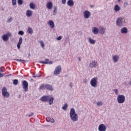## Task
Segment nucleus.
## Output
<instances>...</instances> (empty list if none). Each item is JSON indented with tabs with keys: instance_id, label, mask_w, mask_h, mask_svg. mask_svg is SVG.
<instances>
[{
	"instance_id": "a878e982",
	"label": "nucleus",
	"mask_w": 131,
	"mask_h": 131,
	"mask_svg": "<svg viewBox=\"0 0 131 131\" xmlns=\"http://www.w3.org/2000/svg\"><path fill=\"white\" fill-rule=\"evenodd\" d=\"M26 15L27 17H31V16H32V11L28 10L26 11Z\"/></svg>"
},
{
	"instance_id": "a18cd8bd",
	"label": "nucleus",
	"mask_w": 131,
	"mask_h": 131,
	"mask_svg": "<svg viewBox=\"0 0 131 131\" xmlns=\"http://www.w3.org/2000/svg\"><path fill=\"white\" fill-rule=\"evenodd\" d=\"M57 10H54L53 11V15L56 16V14H57Z\"/></svg>"
},
{
	"instance_id": "6ab92c4d",
	"label": "nucleus",
	"mask_w": 131,
	"mask_h": 131,
	"mask_svg": "<svg viewBox=\"0 0 131 131\" xmlns=\"http://www.w3.org/2000/svg\"><path fill=\"white\" fill-rule=\"evenodd\" d=\"M88 42L91 45H95L96 43V40L93 39L92 37H88Z\"/></svg>"
},
{
	"instance_id": "b1692460",
	"label": "nucleus",
	"mask_w": 131,
	"mask_h": 131,
	"mask_svg": "<svg viewBox=\"0 0 131 131\" xmlns=\"http://www.w3.org/2000/svg\"><path fill=\"white\" fill-rule=\"evenodd\" d=\"M48 122H51V123H55V120L53 118L48 117L46 119Z\"/></svg>"
},
{
	"instance_id": "c9c22d12",
	"label": "nucleus",
	"mask_w": 131,
	"mask_h": 131,
	"mask_svg": "<svg viewBox=\"0 0 131 131\" xmlns=\"http://www.w3.org/2000/svg\"><path fill=\"white\" fill-rule=\"evenodd\" d=\"M17 3L19 5H23V0H17Z\"/></svg>"
},
{
	"instance_id": "3c124183",
	"label": "nucleus",
	"mask_w": 131,
	"mask_h": 131,
	"mask_svg": "<svg viewBox=\"0 0 131 131\" xmlns=\"http://www.w3.org/2000/svg\"><path fill=\"white\" fill-rule=\"evenodd\" d=\"M0 72H4V71L2 69V67H0Z\"/></svg>"
},
{
	"instance_id": "8fccbe9b",
	"label": "nucleus",
	"mask_w": 131,
	"mask_h": 131,
	"mask_svg": "<svg viewBox=\"0 0 131 131\" xmlns=\"http://www.w3.org/2000/svg\"><path fill=\"white\" fill-rule=\"evenodd\" d=\"M66 39L68 41V40H69V36L66 37Z\"/></svg>"
},
{
	"instance_id": "de8ad7c7",
	"label": "nucleus",
	"mask_w": 131,
	"mask_h": 131,
	"mask_svg": "<svg viewBox=\"0 0 131 131\" xmlns=\"http://www.w3.org/2000/svg\"><path fill=\"white\" fill-rule=\"evenodd\" d=\"M48 64H49V65H51V64H53V61H49Z\"/></svg>"
},
{
	"instance_id": "a19ab883",
	"label": "nucleus",
	"mask_w": 131,
	"mask_h": 131,
	"mask_svg": "<svg viewBox=\"0 0 131 131\" xmlns=\"http://www.w3.org/2000/svg\"><path fill=\"white\" fill-rule=\"evenodd\" d=\"M12 17H10L7 19V21L8 22V23H10V22H12Z\"/></svg>"
},
{
	"instance_id": "c85d7f7f",
	"label": "nucleus",
	"mask_w": 131,
	"mask_h": 131,
	"mask_svg": "<svg viewBox=\"0 0 131 131\" xmlns=\"http://www.w3.org/2000/svg\"><path fill=\"white\" fill-rule=\"evenodd\" d=\"M67 108H68V104L67 103H65L62 106V109L64 111H66L67 110Z\"/></svg>"
},
{
	"instance_id": "a211bd4d",
	"label": "nucleus",
	"mask_w": 131,
	"mask_h": 131,
	"mask_svg": "<svg viewBox=\"0 0 131 131\" xmlns=\"http://www.w3.org/2000/svg\"><path fill=\"white\" fill-rule=\"evenodd\" d=\"M23 41V39L22 38V37H20L19 39V41L17 45V47L18 50H20V48H21V45H22Z\"/></svg>"
},
{
	"instance_id": "864d4df0",
	"label": "nucleus",
	"mask_w": 131,
	"mask_h": 131,
	"mask_svg": "<svg viewBox=\"0 0 131 131\" xmlns=\"http://www.w3.org/2000/svg\"><path fill=\"white\" fill-rule=\"evenodd\" d=\"M70 86H71V88H72V82L70 83Z\"/></svg>"
},
{
	"instance_id": "bb28decb",
	"label": "nucleus",
	"mask_w": 131,
	"mask_h": 131,
	"mask_svg": "<svg viewBox=\"0 0 131 131\" xmlns=\"http://www.w3.org/2000/svg\"><path fill=\"white\" fill-rule=\"evenodd\" d=\"M27 32L30 34H32L33 33V30H32V28H31V27H29L28 28Z\"/></svg>"
},
{
	"instance_id": "412c9836",
	"label": "nucleus",
	"mask_w": 131,
	"mask_h": 131,
	"mask_svg": "<svg viewBox=\"0 0 131 131\" xmlns=\"http://www.w3.org/2000/svg\"><path fill=\"white\" fill-rule=\"evenodd\" d=\"M92 32L94 33V34H98V33H99V29L96 27H93L92 28Z\"/></svg>"
},
{
	"instance_id": "37998d69",
	"label": "nucleus",
	"mask_w": 131,
	"mask_h": 131,
	"mask_svg": "<svg viewBox=\"0 0 131 131\" xmlns=\"http://www.w3.org/2000/svg\"><path fill=\"white\" fill-rule=\"evenodd\" d=\"M57 40H61L62 39V36H59L57 38Z\"/></svg>"
},
{
	"instance_id": "4468645a",
	"label": "nucleus",
	"mask_w": 131,
	"mask_h": 131,
	"mask_svg": "<svg viewBox=\"0 0 131 131\" xmlns=\"http://www.w3.org/2000/svg\"><path fill=\"white\" fill-rule=\"evenodd\" d=\"M50 96L51 95L43 96L42 97H41L40 100L41 101H42V102H48Z\"/></svg>"
},
{
	"instance_id": "e433bc0d",
	"label": "nucleus",
	"mask_w": 131,
	"mask_h": 131,
	"mask_svg": "<svg viewBox=\"0 0 131 131\" xmlns=\"http://www.w3.org/2000/svg\"><path fill=\"white\" fill-rule=\"evenodd\" d=\"M97 106H102L103 105V102L102 101H99L97 103Z\"/></svg>"
},
{
	"instance_id": "39448f33",
	"label": "nucleus",
	"mask_w": 131,
	"mask_h": 131,
	"mask_svg": "<svg viewBox=\"0 0 131 131\" xmlns=\"http://www.w3.org/2000/svg\"><path fill=\"white\" fill-rule=\"evenodd\" d=\"M90 84L93 88H97L98 86V78L94 77L91 79Z\"/></svg>"
},
{
	"instance_id": "20e7f679",
	"label": "nucleus",
	"mask_w": 131,
	"mask_h": 131,
	"mask_svg": "<svg viewBox=\"0 0 131 131\" xmlns=\"http://www.w3.org/2000/svg\"><path fill=\"white\" fill-rule=\"evenodd\" d=\"M118 104H123L125 102V96L123 95H118L117 97Z\"/></svg>"
},
{
	"instance_id": "f704fd0d",
	"label": "nucleus",
	"mask_w": 131,
	"mask_h": 131,
	"mask_svg": "<svg viewBox=\"0 0 131 131\" xmlns=\"http://www.w3.org/2000/svg\"><path fill=\"white\" fill-rule=\"evenodd\" d=\"M12 6H16L17 5V0H12Z\"/></svg>"
},
{
	"instance_id": "473e14b6",
	"label": "nucleus",
	"mask_w": 131,
	"mask_h": 131,
	"mask_svg": "<svg viewBox=\"0 0 131 131\" xmlns=\"http://www.w3.org/2000/svg\"><path fill=\"white\" fill-rule=\"evenodd\" d=\"M18 79H15L13 80V83L14 85H17V84H18Z\"/></svg>"
},
{
	"instance_id": "c756f323",
	"label": "nucleus",
	"mask_w": 131,
	"mask_h": 131,
	"mask_svg": "<svg viewBox=\"0 0 131 131\" xmlns=\"http://www.w3.org/2000/svg\"><path fill=\"white\" fill-rule=\"evenodd\" d=\"M30 9H32L33 10V9H35V5L33 3H30Z\"/></svg>"
},
{
	"instance_id": "f3484780",
	"label": "nucleus",
	"mask_w": 131,
	"mask_h": 131,
	"mask_svg": "<svg viewBox=\"0 0 131 131\" xmlns=\"http://www.w3.org/2000/svg\"><path fill=\"white\" fill-rule=\"evenodd\" d=\"M46 7L48 10H52L53 9V3L51 2H48L47 3Z\"/></svg>"
},
{
	"instance_id": "4be33fe9",
	"label": "nucleus",
	"mask_w": 131,
	"mask_h": 131,
	"mask_svg": "<svg viewBox=\"0 0 131 131\" xmlns=\"http://www.w3.org/2000/svg\"><path fill=\"white\" fill-rule=\"evenodd\" d=\"M67 5L69 7H73L74 6V2H73V0H69L67 2Z\"/></svg>"
},
{
	"instance_id": "ddd939ff",
	"label": "nucleus",
	"mask_w": 131,
	"mask_h": 131,
	"mask_svg": "<svg viewBox=\"0 0 131 131\" xmlns=\"http://www.w3.org/2000/svg\"><path fill=\"white\" fill-rule=\"evenodd\" d=\"M100 34H105L106 33V29L103 26H100L98 29Z\"/></svg>"
},
{
	"instance_id": "79ce46f5",
	"label": "nucleus",
	"mask_w": 131,
	"mask_h": 131,
	"mask_svg": "<svg viewBox=\"0 0 131 131\" xmlns=\"http://www.w3.org/2000/svg\"><path fill=\"white\" fill-rule=\"evenodd\" d=\"M5 74L3 73H0V77H4Z\"/></svg>"
},
{
	"instance_id": "5fc2aeb1",
	"label": "nucleus",
	"mask_w": 131,
	"mask_h": 131,
	"mask_svg": "<svg viewBox=\"0 0 131 131\" xmlns=\"http://www.w3.org/2000/svg\"><path fill=\"white\" fill-rule=\"evenodd\" d=\"M77 59L78 60H79V61H81V59L80 58V57H78Z\"/></svg>"
},
{
	"instance_id": "58836bf2",
	"label": "nucleus",
	"mask_w": 131,
	"mask_h": 131,
	"mask_svg": "<svg viewBox=\"0 0 131 131\" xmlns=\"http://www.w3.org/2000/svg\"><path fill=\"white\" fill-rule=\"evenodd\" d=\"M16 61H17V62H26V61H25V60H23V59H16Z\"/></svg>"
},
{
	"instance_id": "423d86ee",
	"label": "nucleus",
	"mask_w": 131,
	"mask_h": 131,
	"mask_svg": "<svg viewBox=\"0 0 131 131\" xmlns=\"http://www.w3.org/2000/svg\"><path fill=\"white\" fill-rule=\"evenodd\" d=\"M2 94L4 98H10V93L7 90V88L4 87L2 89Z\"/></svg>"
},
{
	"instance_id": "4d7b16f0",
	"label": "nucleus",
	"mask_w": 131,
	"mask_h": 131,
	"mask_svg": "<svg viewBox=\"0 0 131 131\" xmlns=\"http://www.w3.org/2000/svg\"><path fill=\"white\" fill-rule=\"evenodd\" d=\"M118 2L119 3H120L121 0H118Z\"/></svg>"
},
{
	"instance_id": "393cba45",
	"label": "nucleus",
	"mask_w": 131,
	"mask_h": 131,
	"mask_svg": "<svg viewBox=\"0 0 131 131\" xmlns=\"http://www.w3.org/2000/svg\"><path fill=\"white\" fill-rule=\"evenodd\" d=\"M49 105H53L54 103V98L50 95L48 100Z\"/></svg>"
},
{
	"instance_id": "2f4dec72",
	"label": "nucleus",
	"mask_w": 131,
	"mask_h": 131,
	"mask_svg": "<svg viewBox=\"0 0 131 131\" xmlns=\"http://www.w3.org/2000/svg\"><path fill=\"white\" fill-rule=\"evenodd\" d=\"M114 92L115 93V95H117L119 94V91L117 89H114Z\"/></svg>"
},
{
	"instance_id": "f257e3e1",
	"label": "nucleus",
	"mask_w": 131,
	"mask_h": 131,
	"mask_svg": "<svg viewBox=\"0 0 131 131\" xmlns=\"http://www.w3.org/2000/svg\"><path fill=\"white\" fill-rule=\"evenodd\" d=\"M70 117L72 120L74 122H76L78 121V115H77L75 113V110L74 108H72L70 111Z\"/></svg>"
},
{
	"instance_id": "1a4fd4ad",
	"label": "nucleus",
	"mask_w": 131,
	"mask_h": 131,
	"mask_svg": "<svg viewBox=\"0 0 131 131\" xmlns=\"http://www.w3.org/2000/svg\"><path fill=\"white\" fill-rule=\"evenodd\" d=\"M28 82L26 80H24L22 82V87L25 92L28 91Z\"/></svg>"
},
{
	"instance_id": "09e8293b",
	"label": "nucleus",
	"mask_w": 131,
	"mask_h": 131,
	"mask_svg": "<svg viewBox=\"0 0 131 131\" xmlns=\"http://www.w3.org/2000/svg\"><path fill=\"white\" fill-rule=\"evenodd\" d=\"M54 11H57L56 7H55V6L54 7Z\"/></svg>"
},
{
	"instance_id": "ea45409f",
	"label": "nucleus",
	"mask_w": 131,
	"mask_h": 131,
	"mask_svg": "<svg viewBox=\"0 0 131 131\" xmlns=\"http://www.w3.org/2000/svg\"><path fill=\"white\" fill-rule=\"evenodd\" d=\"M34 114L33 113H31V114L27 115V116H28L29 117H31L32 116H33Z\"/></svg>"
},
{
	"instance_id": "f03ea898",
	"label": "nucleus",
	"mask_w": 131,
	"mask_h": 131,
	"mask_svg": "<svg viewBox=\"0 0 131 131\" xmlns=\"http://www.w3.org/2000/svg\"><path fill=\"white\" fill-rule=\"evenodd\" d=\"M125 24V20L122 17H119L116 21V25L117 27H123Z\"/></svg>"
},
{
	"instance_id": "cd10ccee",
	"label": "nucleus",
	"mask_w": 131,
	"mask_h": 131,
	"mask_svg": "<svg viewBox=\"0 0 131 131\" xmlns=\"http://www.w3.org/2000/svg\"><path fill=\"white\" fill-rule=\"evenodd\" d=\"M50 60L48 58L45 59V61H39V63H41V64H49Z\"/></svg>"
},
{
	"instance_id": "49530a36",
	"label": "nucleus",
	"mask_w": 131,
	"mask_h": 131,
	"mask_svg": "<svg viewBox=\"0 0 131 131\" xmlns=\"http://www.w3.org/2000/svg\"><path fill=\"white\" fill-rule=\"evenodd\" d=\"M66 1L67 0H62V4H63V5H65V4H66Z\"/></svg>"
},
{
	"instance_id": "7ed1b4c3",
	"label": "nucleus",
	"mask_w": 131,
	"mask_h": 131,
	"mask_svg": "<svg viewBox=\"0 0 131 131\" xmlns=\"http://www.w3.org/2000/svg\"><path fill=\"white\" fill-rule=\"evenodd\" d=\"M40 90H47L48 91H50V92H53L54 91V88L53 86L51 84H46L45 85L41 84L39 86Z\"/></svg>"
},
{
	"instance_id": "2eb2a0df",
	"label": "nucleus",
	"mask_w": 131,
	"mask_h": 131,
	"mask_svg": "<svg viewBox=\"0 0 131 131\" xmlns=\"http://www.w3.org/2000/svg\"><path fill=\"white\" fill-rule=\"evenodd\" d=\"M112 59L114 63H117L119 61V55H115L113 56Z\"/></svg>"
},
{
	"instance_id": "603ef678",
	"label": "nucleus",
	"mask_w": 131,
	"mask_h": 131,
	"mask_svg": "<svg viewBox=\"0 0 131 131\" xmlns=\"http://www.w3.org/2000/svg\"><path fill=\"white\" fill-rule=\"evenodd\" d=\"M83 82H85V83L88 82V80L84 79V80H83Z\"/></svg>"
},
{
	"instance_id": "7c9ffc66",
	"label": "nucleus",
	"mask_w": 131,
	"mask_h": 131,
	"mask_svg": "<svg viewBox=\"0 0 131 131\" xmlns=\"http://www.w3.org/2000/svg\"><path fill=\"white\" fill-rule=\"evenodd\" d=\"M33 77L34 78H35V77H41V75H39V74H34L33 75Z\"/></svg>"
},
{
	"instance_id": "dca6fc26",
	"label": "nucleus",
	"mask_w": 131,
	"mask_h": 131,
	"mask_svg": "<svg viewBox=\"0 0 131 131\" xmlns=\"http://www.w3.org/2000/svg\"><path fill=\"white\" fill-rule=\"evenodd\" d=\"M128 32V31L127 30V28L126 27H123L120 30L121 33H122L123 34H126V33H127Z\"/></svg>"
},
{
	"instance_id": "6e6552de",
	"label": "nucleus",
	"mask_w": 131,
	"mask_h": 131,
	"mask_svg": "<svg viewBox=\"0 0 131 131\" xmlns=\"http://www.w3.org/2000/svg\"><path fill=\"white\" fill-rule=\"evenodd\" d=\"M12 36V34L10 32H7L6 34H4L2 36V38L3 41H8L9 38Z\"/></svg>"
},
{
	"instance_id": "4c0bfd02",
	"label": "nucleus",
	"mask_w": 131,
	"mask_h": 131,
	"mask_svg": "<svg viewBox=\"0 0 131 131\" xmlns=\"http://www.w3.org/2000/svg\"><path fill=\"white\" fill-rule=\"evenodd\" d=\"M18 33L19 35H23L24 32L23 31H19Z\"/></svg>"
},
{
	"instance_id": "aec40b11",
	"label": "nucleus",
	"mask_w": 131,
	"mask_h": 131,
	"mask_svg": "<svg viewBox=\"0 0 131 131\" xmlns=\"http://www.w3.org/2000/svg\"><path fill=\"white\" fill-rule=\"evenodd\" d=\"M48 25H49L50 27L52 29L54 28L55 27V23H54L53 20H49L48 22Z\"/></svg>"
},
{
	"instance_id": "5701e85b",
	"label": "nucleus",
	"mask_w": 131,
	"mask_h": 131,
	"mask_svg": "<svg viewBox=\"0 0 131 131\" xmlns=\"http://www.w3.org/2000/svg\"><path fill=\"white\" fill-rule=\"evenodd\" d=\"M121 9V8H120V6H119V5H116L114 8L115 12H119V11H120Z\"/></svg>"
},
{
	"instance_id": "9b49d317",
	"label": "nucleus",
	"mask_w": 131,
	"mask_h": 131,
	"mask_svg": "<svg viewBox=\"0 0 131 131\" xmlns=\"http://www.w3.org/2000/svg\"><path fill=\"white\" fill-rule=\"evenodd\" d=\"M83 17L84 18V19H89V18H90V17H91V12H90L88 10H85V11H84L83 12Z\"/></svg>"
},
{
	"instance_id": "0eeeda50",
	"label": "nucleus",
	"mask_w": 131,
	"mask_h": 131,
	"mask_svg": "<svg viewBox=\"0 0 131 131\" xmlns=\"http://www.w3.org/2000/svg\"><path fill=\"white\" fill-rule=\"evenodd\" d=\"M62 72V66L61 65H58L55 67V69L54 71V75H59L61 74Z\"/></svg>"
},
{
	"instance_id": "c03bdc74",
	"label": "nucleus",
	"mask_w": 131,
	"mask_h": 131,
	"mask_svg": "<svg viewBox=\"0 0 131 131\" xmlns=\"http://www.w3.org/2000/svg\"><path fill=\"white\" fill-rule=\"evenodd\" d=\"M123 84H124V85H125V86H127V85H128V84H127V82L126 81L124 82Z\"/></svg>"
},
{
	"instance_id": "6e6d98bb",
	"label": "nucleus",
	"mask_w": 131,
	"mask_h": 131,
	"mask_svg": "<svg viewBox=\"0 0 131 131\" xmlns=\"http://www.w3.org/2000/svg\"><path fill=\"white\" fill-rule=\"evenodd\" d=\"M31 56V55L30 54V53H29L28 57H30Z\"/></svg>"
},
{
	"instance_id": "72a5a7b5",
	"label": "nucleus",
	"mask_w": 131,
	"mask_h": 131,
	"mask_svg": "<svg viewBox=\"0 0 131 131\" xmlns=\"http://www.w3.org/2000/svg\"><path fill=\"white\" fill-rule=\"evenodd\" d=\"M39 42L41 48H45V42H43V41L41 40L39 41Z\"/></svg>"
},
{
	"instance_id": "9d476101",
	"label": "nucleus",
	"mask_w": 131,
	"mask_h": 131,
	"mask_svg": "<svg viewBox=\"0 0 131 131\" xmlns=\"http://www.w3.org/2000/svg\"><path fill=\"white\" fill-rule=\"evenodd\" d=\"M90 68H97L98 67V62L96 60H92L89 64Z\"/></svg>"
},
{
	"instance_id": "f8f14e48",
	"label": "nucleus",
	"mask_w": 131,
	"mask_h": 131,
	"mask_svg": "<svg viewBox=\"0 0 131 131\" xmlns=\"http://www.w3.org/2000/svg\"><path fill=\"white\" fill-rule=\"evenodd\" d=\"M98 130L99 131H106L107 130V127L104 124H101L98 126Z\"/></svg>"
}]
</instances>
